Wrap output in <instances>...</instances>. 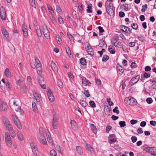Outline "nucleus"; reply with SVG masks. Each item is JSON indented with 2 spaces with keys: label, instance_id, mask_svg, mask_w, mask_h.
<instances>
[{
  "label": "nucleus",
  "instance_id": "obj_1",
  "mask_svg": "<svg viewBox=\"0 0 156 156\" xmlns=\"http://www.w3.org/2000/svg\"><path fill=\"white\" fill-rule=\"evenodd\" d=\"M35 63L37 66V70L38 76L37 77L38 80L40 83V84L44 83L43 79V77L41 76V74L42 70V65L40 61L38 59L35 58Z\"/></svg>",
  "mask_w": 156,
  "mask_h": 156
},
{
  "label": "nucleus",
  "instance_id": "obj_2",
  "mask_svg": "<svg viewBox=\"0 0 156 156\" xmlns=\"http://www.w3.org/2000/svg\"><path fill=\"white\" fill-rule=\"evenodd\" d=\"M106 11L108 14L110 16H113L114 15V11L113 9V4L110 1L107 0L106 1Z\"/></svg>",
  "mask_w": 156,
  "mask_h": 156
},
{
  "label": "nucleus",
  "instance_id": "obj_3",
  "mask_svg": "<svg viewBox=\"0 0 156 156\" xmlns=\"http://www.w3.org/2000/svg\"><path fill=\"white\" fill-rule=\"evenodd\" d=\"M125 103L131 105H135L137 103L136 100L131 97H128L125 98L124 100Z\"/></svg>",
  "mask_w": 156,
  "mask_h": 156
},
{
  "label": "nucleus",
  "instance_id": "obj_4",
  "mask_svg": "<svg viewBox=\"0 0 156 156\" xmlns=\"http://www.w3.org/2000/svg\"><path fill=\"white\" fill-rule=\"evenodd\" d=\"M12 117L15 124L17 127L19 129H21L22 128V126L20 123V121L17 116L14 114L12 115Z\"/></svg>",
  "mask_w": 156,
  "mask_h": 156
},
{
  "label": "nucleus",
  "instance_id": "obj_5",
  "mask_svg": "<svg viewBox=\"0 0 156 156\" xmlns=\"http://www.w3.org/2000/svg\"><path fill=\"white\" fill-rule=\"evenodd\" d=\"M5 142L7 145L11 147L12 145V142L9 134L8 132L5 133Z\"/></svg>",
  "mask_w": 156,
  "mask_h": 156
},
{
  "label": "nucleus",
  "instance_id": "obj_6",
  "mask_svg": "<svg viewBox=\"0 0 156 156\" xmlns=\"http://www.w3.org/2000/svg\"><path fill=\"white\" fill-rule=\"evenodd\" d=\"M32 151L34 154L35 156H40L37 148L36 147L35 145L33 143H31L30 144Z\"/></svg>",
  "mask_w": 156,
  "mask_h": 156
},
{
  "label": "nucleus",
  "instance_id": "obj_7",
  "mask_svg": "<svg viewBox=\"0 0 156 156\" xmlns=\"http://www.w3.org/2000/svg\"><path fill=\"white\" fill-rule=\"evenodd\" d=\"M3 122L5 127L8 130H12V129H13L12 126L8 119L5 118L3 120Z\"/></svg>",
  "mask_w": 156,
  "mask_h": 156
},
{
  "label": "nucleus",
  "instance_id": "obj_8",
  "mask_svg": "<svg viewBox=\"0 0 156 156\" xmlns=\"http://www.w3.org/2000/svg\"><path fill=\"white\" fill-rule=\"evenodd\" d=\"M0 15L1 19L3 20H5L6 19V13L5 9L3 6L0 8Z\"/></svg>",
  "mask_w": 156,
  "mask_h": 156
},
{
  "label": "nucleus",
  "instance_id": "obj_9",
  "mask_svg": "<svg viewBox=\"0 0 156 156\" xmlns=\"http://www.w3.org/2000/svg\"><path fill=\"white\" fill-rule=\"evenodd\" d=\"M120 28L122 31L125 32L126 33L130 34L132 33L131 30L129 28L126 26L121 25L120 26Z\"/></svg>",
  "mask_w": 156,
  "mask_h": 156
},
{
  "label": "nucleus",
  "instance_id": "obj_10",
  "mask_svg": "<svg viewBox=\"0 0 156 156\" xmlns=\"http://www.w3.org/2000/svg\"><path fill=\"white\" fill-rule=\"evenodd\" d=\"M43 32L45 37L48 39L50 37V33L46 26L44 25L42 26Z\"/></svg>",
  "mask_w": 156,
  "mask_h": 156
},
{
  "label": "nucleus",
  "instance_id": "obj_11",
  "mask_svg": "<svg viewBox=\"0 0 156 156\" xmlns=\"http://www.w3.org/2000/svg\"><path fill=\"white\" fill-rule=\"evenodd\" d=\"M140 76L138 75L132 78L129 82L130 84H132L131 86L136 84L139 81Z\"/></svg>",
  "mask_w": 156,
  "mask_h": 156
},
{
  "label": "nucleus",
  "instance_id": "obj_12",
  "mask_svg": "<svg viewBox=\"0 0 156 156\" xmlns=\"http://www.w3.org/2000/svg\"><path fill=\"white\" fill-rule=\"evenodd\" d=\"M47 94L50 101L51 102H53L54 101V97L50 90L48 89V90H47Z\"/></svg>",
  "mask_w": 156,
  "mask_h": 156
},
{
  "label": "nucleus",
  "instance_id": "obj_13",
  "mask_svg": "<svg viewBox=\"0 0 156 156\" xmlns=\"http://www.w3.org/2000/svg\"><path fill=\"white\" fill-rule=\"evenodd\" d=\"M85 49L88 54L91 56L94 55V51L93 48L91 47L90 45L88 44Z\"/></svg>",
  "mask_w": 156,
  "mask_h": 156
},
{
  "label": "nucleus",
  "instance_id": "obj_14",
  "mask_svg": "<svg viewBox=\"0 0 156 156\" xmlns=\"http://www.w3.org/2000/svg\"><path fill=\"white\" fill-rule=\"evenodd\" d=\"M71 126L73 129L75 131L78 130L77 124L74 120H71L70 122Z\"/></svg>",
  "mask_w": 156,
  "mask_h": 156
},
{
  "label": "nucleus",
  "instance_id": "obj_15",
  "mask_svg": "<svg viewBox=\"0 0 156 156\" xmlns=\"http://www.w3.org/2000/svg\"><path fill=\"white\" fill-rule=\"evenodd\" d=\"M51 67L55 73H57L58 72V69L56 64L52 61L51 64Z\"/></svg>",
  "mask_w": 156,
  "mask_h": 156
},
{
  "label": "nucleus",
  "instance_id": "obj_16",
  "mask_svg": "<svg viewBox=\"0 0 156 156\" xmlns=\"http://www.w3.org/2000/svg\"><path fill=\"white\" fill-rule=\"evenodd\" d=\"M22 30L24 36L25 37H27L28 35V30L27 29V26L25 24H23V25Z\"/></svg>",
  "mask_w": 156,
  "mask_h": 156
},
{
  "label": "nucleus",
  "instance_id": "obj_17",
  "mask_svg": "<svg viewBox=\"0 0 156 156\" xmlns=\"http://www.w3.org/2000/svg\"><path fill=\"white\" fill-rule=\"evenodd\" d=\"M116 40L113 39L112 40L111 43L112 44L116 47H117L118 48H121L122 46V43L121 42H119L118 43H116Z\"/></svg>",
  "mask_w": 156,
  "mask_h": 156
},
{
  "label": "nucleus",
  "instance_id": "obj_18",
  "mask_svg": "<svg viewBox=\"0 0 156 156\" xmlns=\"http://www.w3.org/2000/svg\"><path fill=\"white\" fill-rule=\"evenodd\" d=\"M117 67L119 70V74H122L124 72V68L121 66L119 64H117Z\"/></svg>",
  "mask_w": 156,
  "mask_h": 156
},
{
  "label": "nucleus",
  "instance_id": "obj_19",
  "mask_svg": "<svg viewBox=\"0 0 156 156\" xmlns=\"http://www.w3.org/2000/svg\"><path fill=\"white\" fill-rule=\"evenodd\" d=\"M7 105L5 103H2L0 106V109L2 111H5L7 110Z\"/></svg>",
  "mask_w": 156,
  "mask_h": 156
},
{
  "label": "nucleus",
  "instance_id": "obj_20",
  "mask_svg": "<svg viewBox=\"0 0 156 156\" xmlns=\"http://www.w3.org/2000/svg\"><path fill=\"white\" fill-rule=\"evenodd\" d=\"M108 49V51L110 53L112 54H114L115 53V50L114 46L110 45L109 46Z\"/></svg>",
  "mask_w": 156,
  "mask_h": 156
},
{
  "label": "nucleus",
  "instance_id": "obj_21",
  "mask_svg": "<svg viewBox=\"0 0 156 156\" xmlns=\"http://www.w3.org/2000/svg\"><path fill=\"white\" fill-rule=\"evenodd\" d=\"M82 84L84 86H87L89 83H91L89 80L86 79L84 77H83L82 78Z\"/></svg>",
  "mask_w": 156,
  "mask_h": 156
},
{
  "label": "nucleus",
  "instance_id": "obj_22",
  "mask_svg": "<svg viewBox=\"0 0 156 156\" xmlns=\"http://www.w3.org/2000/svg\"><path fill=\"white\" fill-rule=\"evenodd\" d=\"M5 75L7 78H10L11 77V74L8 68H6L5 70Z\"/></svg>",
  "mask_w": 156,
  "mask_h": 156
},
{
  "label": "nucleus",
  "instance_id": "obj_23",
  "mask_svg": "<svg viewBox=\"0 0 156 156\" xmlns=\"http://www.w3.org/2000/svg\"><path fill=\"white\" fill-rule=\"evenodd\" d=\"M86 148L89 151L91 152H94L93 148L90 147V145L88 144H86L85 146Z\"/></svg>",
  "mask_w": 156,
  "mask_h": 156
},
{
  "label": "nucleus",
  "instance_id": "obj_24",
  "mask_svg": "<svg viewBox=\"0 0 156 156\" xmlns=\"http://www.w3.org/2000/svg\"><path fill=\"white\" fill-rule=\"evenodd\" d=\"M36 102L34 101L32 102V106L33 111L35 112L37 111V105Z\"/></svg>",
  "mask_w": 156,
  "mask_h": 156
},
{
  "label": "nucleus",
  "instance_id": "obj_25",
  "mask_svg": "<svg viewBox=\"0 0 156 156\" xmlns=\"http://www.w3.org/2000/svg\"><path fill=\"white\" fill-rule=\"evenodd\" d=\"M58 115L56 114H54L53 116V119L52 122H58Z\"/></svg>",
  "mask_w": 156,
  "mask_h": 156
},
{
  "label": "nucleus",
  "instance_id": "obj_26",
  "mask_svg": "<svg viewBox=\"0 0 156 156\" xmlns=\"http://www.w3.org/2000/svg\"><path fill=\"white\" fill-rule=\"evenodd\" d=\"M90 126V128L93 132L94 134H96L97 133V130L95 126L93 124H91Z\"/></svg>",
  "mask_w": 156,
  "mask_h": 156
},
{
  "label": "nucleus",
  "instance_id": "obj_27",
  "mask_svg": "<svg viewBox=\"0 0 156 156\" xmlns=\"http://www.w3.org/2000/svg\"><path fill=\"white\" fill-rule=\"evenodd\" d=\"M76 151L78 154L79 155H81L83 153V151L80 147L78 146L76 147Z\"/></svg>",
  "mask_w": 156,
  "mask_h": 156
},
{
  "label": "nucleus",
  "instance_id": "obj_28",
  "mask_svg": "<svg viewBox=\"0 0 156 156\" xmlns=\"http://www.w3.org/2000/svg\"><path fill=\"white\" fill-rule=\"evenodd\" d=\"M121 7L125 11H127L129 10L128 6L127 4H123L121 6Z\"/></svg>",
  "mask_w": 156,
  "mask_h": 156
},
{
  "label": "nucleus",
  "instance_id": "obj_29",
  "mask_svg": "<svg viewBox=\"0 0 156 156\" xmlns=\"http://www.w3.org/2000/svg\"><path fill=\"white\" fill-rule=\"evenodd\" d=\"M35 29L38 36L40 37H41L42 36V33L40 30L37 27V28H35Z\"/></svg>",
  "mask_w": 156,
  "mask_h": 156
},
{
  "label": "nucleus",
  "instance_id": "obj_30",
  "mask_svg": "<svg viewBox=\"0 0 156 156\" xmlns=\"http://www.w3.org/2000/svg\"><path fill=\"white\" fill-rule=\"evenodd\" d=\"M87 11L88 13H92V5L90 4L89 5H88L87 7Z\"/></svg>",
  "mask_w": 156,
  "mask_h": 156
},
{
  "label": "nucleus",
  "instance_id": "obj_31",
  "mask_svg": "<svg viewBox=\"0 0 156 156\" xmlns=\"http://www.w3.org/2000/svg\"><path fill=\"white\" fill-rule=\"evenodd\" d=\"M66 52L67 54L69 55V57L70 58H72L73 57V56L71 54V51L69 48L67 46L66 47Z\"/></svg>",
  "mask_w": 156,
  "mask_h": 156
},
{
  "label": "nucleus",
  "instance_id": "obj_32",
  "mask_svg": "<svg viewBox=\"0 0 156 156\" xmlns=\"http://www.w3.org/2000/svg\"><path fill=\"white\" fill-rule=\"evenodd\" d=\"M50 18L53 24H55L56 23V21L54 16V14L51 15V16H50Z\"/></svg>",
  "mask_w": 156,
  "mask_h": 156
},
{
  "label": "nucleus",
  "instance_id": "obj_33",
  "mask_svg": "<svg viewBox=\"0 0 156 156\" xmlns=\"http://www.w3.org/2000/svg\"><path fill=\"white\" fill-rule=\"evenodd\" d=\"M18 108H15V110L16 112H19L20 115H22L24 113V111L21 109H20V107L18 106Z\"/></svg>",
  "mask_w": 156,
  "mask_h": 156
},
{
  "label": "nucleus",
  "instance_id": "obj_34",
  "mask_svg": "<svg viewBox=\"0 0 156 156\" xmlns=\"http://www.w3.org/2000/svg\"><path fill=\"white\" fill-rule=\"evenodd\" d=\"M80 103L83 107H86L87 105V103L83 100H80Z\"/></svg>",
  "mask_w": 156,
  "mask_h": 156
},
{
  "label": "nucleus",
  "instance_id": "obj_35",
  "mask_svg": "<svg viewBox=\"0 0 156 156\" xmlns=\"http://www.w3.org/2000/svg\"><path fill=\"white\" fill-rule=\"evenodd\" d=\"M80 63L83 65H85L86 64V60L84 58H81L80 60Z\"/></svg>",
  "mask_w": 156,
  "mask_h": 156
},
{
  "label": "nucleus",
  "instance_id": "obj_36",
  "mask_svg": "<svg viewBox=\"0 0 156 156\" xmlns=\"http://www.w3.org/2000/svg\"><path fill=\"white\" fill-rule=\"evenodd\" d=\"M52 126L54 129H57L58 128V122H52Z\"/></svg>",
  "mask_w": 156,
  "mask_h": 156
},
{
  "label": "nucleus",
  "instance_id": "obj_37",
  "mask_svg": "<svg viewBox=\"0 0 156 156\" xmlns=\"http://www.w3.org/2000/svg\"><path fill=\"white\" fill-rule=\"evenodd\" d=\"M27 90V88L26 86H23L20 89L21 92L23 93H26Z\"/></svg>",
  "mask_w": 156,
  "mask_h": 156
},
{
  "label": "nucleus",
  "instance_id": "obj_38",
  "mask_svg": "<svg viewBox=\"0 0 156 156\" xmlns=\"http://www.w3.org/2000/svg\"><path fill=\"white\" fill-rule=\"evenodd\" d=\"M58 44H61L62 43V41L61 37L59 36H57L55 38Z\"/></svg>",
  "mask_w": 156,
  "mask_h": 156
},
{
  "label": "nucleus",
  "instance_id": "obj_39",
  "mask_svg": "<svg viewBox=\"0 0 156 156\" xmlns=\"http://www.w3.org/2000/svg\"><path fill=\"white\" fill-rule=\"evenodd\" d=\"M17 135L18 138L21 141H22L23 140V137L22 134L20 132H18L17 133Z\"/></svg>",
  "mask_w": 156,
  "mask_h": 156
},
{
  "label": "nucleus",
  "instance_id": "obj_40",
  "mask_svg": "<svg viewBox=\"0 0 156 156\" xmlns=\"http://www.w3.org/2000/svg\"><path fill=\"white\" fill-rule=\"evenodd\" d=\"M50 154L51 156H57V153L55 151L52 149L50 151Z\"/></svg>",
  "mask_w": 156,
  "mask_h": 156
},
{
  "label": "nucleus",
  "instance_id": "obj_41",
  "mask_svg": "<svg viewBox=\"0 0 156 156\" xmlns=\"http://www.w3.org/2000/svg\"><path fill=\"white\" fill-rule=\"evenodd\" d=\"M58 18L59 23L60 24H63L64 21L62 18L59 15L58 16Z\"/></svg>",
  "mask_w": 156,
  "mask_h": 156
},
{
  "label": "nucleus",
  "instance_id": "obj_42",
  "mask_svg": "<svg viewBox=\"0 0 156 156\" xmlns=\"http://www.w3.org/2000/svg\"><path fill=\"white\" fill-rule=\"evenodd\" d=\"M100 43L99 44V46L101 47H103L105 46V44L106 46V44H105V42L104 40H102L100 41Z\"/></svg>",
  "mask_w": 156,
  "mask_h": 156
},
{
  "label": "nucleus",
  "instance_id": "obj_43",
  "mask_svg": "<svg viewBox=\"0 0 156 156\" xmlns=\"http://www.w3.org/2000/svg\"><path fill=\"white\" fill-rule=\"evenodd\" d=\"M1 31L2 34L3 35L4 34H7L8 33L6 29L4 27H1Z\"/></svg>",
  "mask_w": 156,
  "mask_h": 156
},
{
  "label": "nucleus",
  "instance_id": "obj_44",
  "mask_svg": "<svg viewBox=\"0 0 156 156\" xmlns=\"http://www.w3.org/2000/svg\"><path fill=\"white\" fill-rule=\"evenodd\" d=\"M47 6L49 11L51 13V15L53 14L54 12L51 7L49 5H48Z\"/></svg>",
  "mask_w": 156,
  "mask_h": 156
},
{
  "label": "nucleus",
  "instance_id": "obj_45",
  "mask_svg": "<svg viewBox=\"0 0 156 156\" xmlns=\"http://www.w3.org/2000/svg\"><path fill=\"white\" fill-rule=\"evenodd\" d=\"M119 124L121 127H123L126 126V122L124 121H120L119 122Z\"/></svg>",
  "mask_w": 156,
  "mask_h": 156
},
{
  "label": "nucleus",
  "instance_id": "obj_46",
  "mask_svg": "<svg viewBox=\"0 0 156 156\" xmlns=\"http://www.w3.org/2000/svg\"><path fill=\"white\" fill-rule=\"evenodd\" d=\"M109 58V57L107 55H104L102 59V61L103 62L106 61Z\"/></svg>",
  "mask_w": 156,
  "mask_h": 156
},
{
  "label": "nucleus",
  "instance_id": "obj_47",
  "mask_svg": "<svg viewBox=\"0 0 156 156\" xmlns=\"http://www.w3.org/2000/svg\"><path fill=\"white\" fill-rule=\"evenodd\" d=\"M32 6L36 8V5L35 4V2L34 0H29Z\"/></svg>",
  "mask_w": 156,
  "mask_h": 156
},
{
  "label": "nucleus",
  "instance_id": "obj_48",
  "mask_svg": "<svg viewBox=\"0 0 156 156\" xmlns=\"http://www.w3.org/2000/svg\"><path fill=\"white\" fill-rule=\"evenodd\" d=\"M46 134L47 135V139L48 142H49L50 143H51V144L52 143V140L50 135L49 134Z\"/></svg>",
  "mask_w": 156,
  "mask_h": 156
},
{
  "label": "nucleus",
  "instance_id": "obj_49",
  "mask_svg": "<svg viewBox=\"0 0 156 156\" xmlns=\"http://www.w3.org/2000/svg\"><path fill=\"white\" fill-rule=\"evenodd\" d=\"M89 105L92 108H95L96 107L95 104L93 101H91L89 102Z\"/></svg>",
  "mask_w": 156,
  "mask_h": 156
},
{
  "label": "nucleus",
  "instance_id": "obj_50",
  "mask_svg": "<svg viewBox=\"0 0 156 156\" xmlns=\"http://www.w3.org/2000/svg\"><path fill=\"white\" fill-rule=\"evenodd\" d=\"M131 27L134 30H137L138 28V26L136 23H133V24H131Z\"/></svg>",
  "mask_w": 156,
  "mask_h": 156
},
{
  "label": "nucleus",
  "instance_id": "obj_51",
  "mask_svg": "<svg viewBox=\"0 0 156 156\" xmlns=\"http://www.w3.org/2000/svg\"><path fill=\"white\" fill-rule=\"evenodd\" d=\"M142 7V8L141 9V11L143 12H145L147 8V4L143 5Z\"/></svg>",
  "mask_w": 156,
  "mask_h": 156
},
{
  "label": "nucleus",
  "instance_id": "obj_52",
  "mask_svg": "<svg viewBox=\"0 0 156 156\" xmlns=\"http://www.w3.org/2000/svg\"><path fill=\"white\" fill-rule=\"evenodd\" d=\"M56 10L57 12L59 14H61L62 13V10L61 8L59 6H56Z\"/></svg>",
  "mask_w": 156,
  "mask_h": 156
},
{
  "label": "nucleus",
  "instance_id": "obj_53",
  "mask_svg": "<svg viewBox=\"0 0 156 156\" xmlns=\"http://www.w3.org/2000/svg\"><path fill=\"white\" fill-rule=\"evenodd\" d=\"M10 131V134L11 135V136L12 137H15L16 136V134L15 132L13 131V129H12V130H9Z\"/></svg>",
  "mask_w": 156,
  "mask_h": 156
},
{
  "label": "nucleus",
  "instance_id": "obj_54",
  "mask_svg": "<svg viewBox=\"0 0 156 156\" xmlns=\"http://www.w3.org/2000/svg\"><path fill=\"white\" fill-rule=\"evenodd\" d=\"M107 102H108V104L110 106H113V103L111 101V98H107Z\"/></svg>",
  "mask_w": 156,
  "mask_h": 156
},
{
  "label": "nucleus",
  "instance_id": "obj_55",
  "mask_svg": "<svg viewBox=\"0 0 156 156\" xmlns=\"http://www.w3.org/2000/svg\"><path fill=\"white\" fill-rule=\"evenodd\" d=\"M131 139L132 142L133 143H134L135 142H136V141L137 140V138L135 136H132L131 138Z\"/></svg>",
  "mask_w": 156,
  "mask_h": 156
},
{
  "label": "nucleus",
  "instance_id": "obj_56",
  "mask_svg": "<svg viewBox=\"0 0 156 156\" xmlns=\"http://www.w3.org/2000/svg\"><path fill=\"white\" fill-rule=\"evenodd\" d=\"M146 101L147 103L150 104L152 103L153 100L151 98H148L147 99Z\"/></svg>",
  "mask_w": 156,
  "mask_h": 156
},
{
  "label": "nucleus",
  "instance_id": "obj_57",
  "mask_svg": "<svg viewBox=\"0 0 156 156\" xmlns=\"http://www.w3.org/2000/svg\"><path fill=\"white\" fill-rule=\"evenodd\" d=\"M67 34L71 41H73L74 40V38L71 34L68 33H67Z\"/></svg>",
  "mask_w": 156,
  "mask_h": 156
},
{
  "label": "nucleus",
  "instance_id": "obj_58",
  "mask_svg": "<svg viewBox=\"0 0 156 156\" xmlns=\"http://www.w3.org/2000/svg\"><path fill=\"white\" fill-rule=\"evenodd\" d=\"M45 137L44 136V134L43 133H40V140H42L45 139Z\"/></svg>",
  "mask_w": 156,
  "mask_h": 156
},
{
  "label": "nucleus",
  "instance_id": "obj_59",
  "mask_svg": "<svg viewBox=\"0 0 156 156\" xmlns=\"http://www.w3.org/2000/svg\"><path fill=\"white\" fill-rule=\"evenodd\" d=\"M151 84L154 89L156 88V82L155 81H152Z\"/></svg>",
  "mask_w": 156,
  "mask_h": 156
},
{
  "label": "nucleus",
  "instance_id": "obj_60",
  "mask_svg": "<svg viewBox=\"0 0 156 156\" xmlns=\"http://www.w3.org/2000/svg\"><path fill=\"white\" fill-rule=\"evenodd\" d=\"M118 108L117 107H115L113 110V111L114 112H115L117 114H118L119 113V111L118 110Z\"/></svg>",
  "mask_w": 156,
  "mask_h": 156
},
{
  "label": "nucleus",
  "instance_id": "obj_61",
  "mask_svg": "<svg viewBox=\"0 0 156 156\" xmlns=\"http://www.w3.org/2000/svg\"><path fill=\"white\" fill-rule=\"evenodd\" d=\"M152 147H146L145 149V150L147 152H151L152 151Z\"/></svg>",
  "mask_w": 156,
  "mask_h": 156
},
{
  "label": "nucleus",
  "instance_id": "obj_62",
  "mask_svg": "<svg viewBox=\"0 0 156 156\" xmlns=\"http://www.w3.org/2000/svg\"><path fill=\"white\" fill-rule=\"evenodd\" d=\"M84 93L85 95L87 97H89L90 96V94L89 93L88 90H84Z\"/></svg>",
  "mask_w": 156,
  "mask_h": 156
},
{
  "label": "nucleus",
  "instance_id": "obj_63",
  "mask_svg": "<svg viewBox=\"0 0 156 156\" xmlns=\"http://www.w3.org/2000/svg\"><path fill=\"white\" fill-rule=\"evenodd\" d=\"M146 125V122L145 121L141 122L140 123V126L142 127H144Z\"/></svg>",
  "mask_w": 156,
  "mask_h": 156
},
{
  "label": "nucleus",
  "instance_id": "obj_64",
  "mask_svg": "<svg viewBox=\"0 0 156 156\" xmlns=\"http://www.w3.org/2000/svg\"><path fill=\"white\" fill-rule=\"evenodd\" d=\"M150 76V75L149 73H144V77L147 78L149 77Z\"/></svg>",
  "mask_w": 156,
  "mask_h": 156
}]
</instances>
